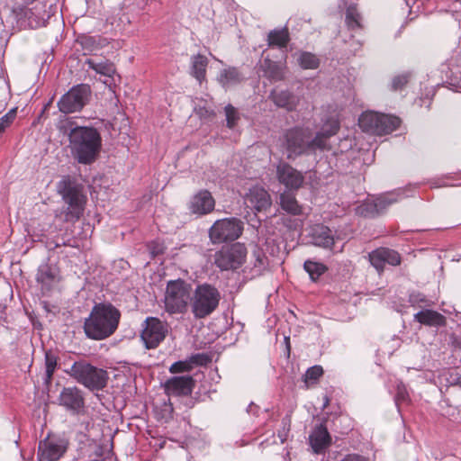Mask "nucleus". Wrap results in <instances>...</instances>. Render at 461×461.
<instances>
[{"label": "nucleus", "instance_id": "nucleus-23", "mask_svg": "<svg viewBox=\"0 0 461 461\" xmlns=\"http://www.w3.org/2000/svg\"><path fill=\"white\" fill-rule=\"evenodd\" d=\"M413 319L419 323L429 327H443L447 323L446 317L437 311L424 309L414 314Z\"/></svg>", "mask_w": 461, "mask_h": 461}, {"label": "nucleus", "instance_id": "nucleus-12", "mask_svg": "<svg viewBox=\"0 0 461 461\" xmlns=\"http://www.w3.org/2000/svg\"><path fill=\"white\" fill-rule=\"evenodd\" d=\"M247 249L241 243L224 247L214 255V263L221 270H235L242 266Z\"/></svg>", "mask_w": 461, "mask_h": 461}, {"label": "nucleus", "instance_id": "nucleus-43", "mask_svg": "<svg viewBox=\"0 0 461 461\" xmlns=\"http://www.w3.org/2000/svg\"><path fill=\"white\" fill-rule=\"evenodd\" d=\"M16 113L17 108H13L0 118V135L12 125L16 117Z\"/></svg>", "mask_w": 461, "mask_h": 461}, {"label": "nucleus", "instance_id": "nucleus-20", "mask_svg": "<svg viewBox=\"0 0 461 461\" xmlns=\"http://www.w3.org/2000/svg\"><path fill=\"white\" fill-rule=\"evenodd\" d=\"M245 203L248 207L257 211H266L271 206V197L267 191L260 186H253L245 196Z\"/></svg>", "mask_w": 461, "mask_h": 461}, {"label": "nucleus", "instance_id": "nucleus-18", "mask_svg": "<svg viewBox=\"0 0 461 461\" xmlns=\"http://www.w3.org/2000/svg\"><path fill=\"white\" fill-rule=\"evenodd\" d=\"M59 403L68 411L78 413L85 405V399L77 387H64L59 396Z\"/></svg>", "mask_w": 461, "mask_h": 461}, {"label": "nucleus", "instance_id": "nucleus-45", "mask_svg": "<svg viewBox=\"0 0 461 461\" xmlns=\"http://www.w3.org/2000/svg\"><path fill=\"white\" fill-rule=\"evenodd\" d=\"M408 75H399L393 78L392 88L393 90L402 89L408 82Z\"/></svg>", "mask_w": 461, "mask_h": 461}, {"label": "nucleus", "instance_id": "nucleus-14", "mask_svg": "<svg viewBox=\"0 0 461 461\" xmlns=\"http://www.w3.org/2000/svg\"><path fill=\"white\" fill-rule=\"evenodd\" d=\"M276 173L278 182L289 190H298L303 184L304 176L303 173L287 162H278Z\"/></svg>", "mask_w": 461, "mask_h": 461}, {"label": "nucleus", "instance_id": "nucleus-9", "mask_svg": "<svg viewBox=\"0 0 461 461\" xmlns=\"http://www.w3.org/2000/svg\"><path fill=\"white\" fill-rule=\"evenodd\" d=\"M400 122L396 116L374 112L362 113L358 120V124L364 131L375 135L391 133L399 127Z\"/></svg>", "mask_w": 461, "mask_h": 461}, {"label": "nucleus", "instance_id": "nucleus-6", "mask_svg": "<svg viewBox=\"0 0 461 461\" xmlns=\"http://www.w3.org/2000/svg\"><path fill=\"white\" fill-rule=\"evenodd\" d=\"M220 301L221 293L214 285H197L191 294V312L195 319H204L218 308Z\"/></svg>", "mask_w": 461, "mask_h": 461}, {"label": "nucleus", "instance_id": "nucleus-5", "mask_svg": "<svg viewBox=\"0 0 461 461\" xmlns=\"http://www.w3.org/2000/svg\"><path fill=\"white\" fill-rule=\"evenodd\" d=\"M58 192L66 205L60 212L64 221L75 222L78 221L84 213L86 203L83 186L68 177L59 183Z\"/></svg>", "mask_w": 461, "mask_h": 461}, {"label": "nucleus", "instance_id": "nucleus-4", "mask_svg": "<svg viewBox=\"0 0 461 461\" xmlns=\"http://www.w3.org/2000/svg\"><path fill=\"white\" fill-rule=\"evenodd\" d=\"M5 22L0 13V31L9 32L15 29H36L44 26L50 14L44 10V5L37 4L32 8L19 6L11 11Z\"/></svg>", "mask_w": 461, "mask_h": 461}, {"label": "nucleus", "instance_id": "nucleus-42", "mask_svg": "<svg viewBox=\"0 0 461 461\" xmlns=\"http://www.w3.org/2000/svg\"><path fill=\"white\" fill-rule=\"evenodd\" d=\"M224 111L226 115L227 127L233 129L240 120V114L237 109L231 104L226 105Z\"/></svg>", "mask_w": 461, "mask_h": 461}, {"label": "nucleus", "instance_id": "nucleus-31", "mask_svg": "<svg viewBox=\"0 0 461 461\" xmlns=\"http://www.w3.org/2000/svg\"><path fill=\"white\" fill-rule=\"evenodd\" d=\"M403 193L402 190H397L375 198L379 214L383 213L390 205L402 200L404 197Z\"/></svg>", "mask_w": 461, "mask_h": 461}, {"label": "nucleus", "instance_id": "nucleus-24", "mask_svg": "<svg viewBox=\"0 0 461 461\" xmlns=\"http://www.w3.org/2000/svg\"><path fill=\"white\" fill-rule=\"evenodd\" d=\"M77 41L81 45L86 55L97 51L109 44L108 39L100 35L82 34L78 36Z\"/></svg>", "mask_w": 461, "mask_h": 461}, {"label": "nucleus", "instance_id": "nucleus-32", "mask_svg": "<svg viewBox=\"0 0 461 461\" xmlns=\"http://www.w3.org/2000/svg\"><path fill=\"white\" fill-rule=\"evenodd\" d=\"M243 79L244 77L240 74L238 68L233 67L222 69L218 77V81L223 87L236 85Z\"/></svg>", "mask_w": 461, "mask_h": 461}, {"label": "nucleus", "instance_id": "nucleus-30", "mask_svg": "<svg viewBox=\"0 0 461 461\" xmlns=\"http://www.w3.org/2000/svg\"><path fill=\"white\" fill-rule=\"evenodd\" d=\"M276 105L285 108L287 111H293L297 105L296 96L289 91L272 92L270 95Z\"/></svg>", "mask_w": 461, "mask_h": 461}, {"label": "nucleus", "instance_id": "nucleus-38", "mask_svg": "<svg viewBox=\"0 0 461 461\" xmlns=\"http://www.w3.org/2000/svg\"><path fill=\"white\" fill-rule=\"evenodd\" d=\"M58 365V357L51 351L45 353V384H50Z\"/></svg>", "mask_w": 461, "mask_h": 461}, {"label": "nucleus", "instance_id": "nucleus-33", "mask_svg": "<svg viewBox=\"0 0 461 461\" xmlns=\"http://www.w3.org/2000/svg\"><path fill=\"white\" fill-rule=\"evenodd\" d=\"M280 205L284 211L292 215H300L302 213V207L292 194L286 192L281 194Z\"/></svg>", "mask_w": 461, "mask_h": 461}, {"label": "nucleus", "instance_id": "nucleus-49", "mask_svg": "<svg viewBox=\"0 0 461 461\" xmlns=\"http://www.w3.org/2000/svg\"><path fill=\"white\" fill-rule=\"evenodd\" d=\"M452 383L461 388V370L451 375Z\"/></svg>", "mask_w": 461, "mask_h": 461}, {"label": "nucleus", "instance_id": "nucleus-10", "mask_svg": "<svg viewBox=\"0 0 461 461\" xmlns=\"http://www.w3.org/2000/svg\"><path fill=\"white\" fill-rule=\"evenodd\" d=\"M91 87L87 84H79L72 86L58 101L57 105L60 113L68 114L80 112L89 102Z\"/></svg>", "mask_w": 461, "mask_h": 461}, {"label": "nucleus", "instance_id": "nucleus-29", "mask_svg": "<svg viewBox=\"0 0 461 461\" xmlns=\"http://www.w3.org/2000/svg\"><path fill=\"white\" fill-rule=\"evenodd\" d=\"M56 278L54 269L49 264H42L38 268L36 280L41 285V290L49 292Z\"/></svg>", "mask_w": 461, "mask_h": 461}, {"label": "nucleus", "instance_id": "nucleus-36", "mask_svg": "<svg viewBox=\"0 0 461 461\" xmlns=\"http://www.w3.org/2000/svg\"><path fill=\"white\" fill-rule=\"evenodd\" d=\"M357 214L366 218H375L379 214L375 199L366 200L356 208Z\"/></svg>", "mask_w": 461, "mask_h": 461}, {"label": "nucleus", "instance_id": "nucleus-13", "mask_svg": "<svg viewBox=\"0 0 461 461\" xmlns=\"http://www.w3.org/2000/svg\"><path fill=\"white\" fill-rule=\"evenodd\" d=\"M168 332L167 322L157 317H147L142 323L140 338L148 349L156 348L166 338Z\"/></svg>", "mask_w": 461, "mask_h": 461}, {"label": "nucleus", "instance_id": "nucleus-16", "mask_svg": "<svg viewBox=\"0 0 461 461\" xmlns=\"http://www.w3.org/2000/svg\"><path fill=\"white\" fill-rule=\"evenodd\" d=\"M370 264L378 271L383 272L386 264L396 267L401 264V255L388 248H379L368 255Z\"/></svg>", "mask_w": 461, "mask_h": 461}, {"label": "nucleus", "instance_id": "nucleus-44", "mask_svg": "<svg viewBox=\"0 0 461 461\" xmlns=\"http://www.w3.org/2000/svg\"><path fill=\"white\" fill-rule=\"evenodd\" d=\"M323 374L322 367L321 366H313L307 369L304 375V382L306 384L315 383Z\"/></svg>", "mask_w": 461, "mask_h": 461}, {"label": "nucleus", "instance_id": "nucleus-11", "mask_svg": "<svg viewBox=\"0 0 461 461\" xmlns=\"http://www.w3.org/2000/svg\"><path fill=\"white\" fill-rule=\"evenodd\" d=\"M243 222L238 218H224L216 221L209 229V238L213 244L230 242L240 237Z\"/></svg>", "mask_w": 461, "mask_h": 461}, {"label": "nucleus", "instance_id": "nucleus-27", "mask_svg": "<svg viewBox=\"0 0 461 461\" xmlns=\"http://www.w3.org/2000/svg\"><path fill=\"white\" fill-rule=\"evenodd\" d=\"M207 357L203 354H195L187 360H180L173 363L169 367L171 374L191 371L194 366L203 365Z\"/></svg>", "mask_w": 461, "mask_h": 461}, {"label": "nucleus", "instance_id": "nucleus-28", "mask_svg": "<svg viewBox=\"0 0 461 461\" xmlns=\"http://www.w3.org/2000/svg\"><path fill=\"white\" fill-rule=\"evenodd\" d=\"M85 63L88 66L89 69L107 77H113L116 72L113 63L108 59L93 58L87 59Z\"/></svg>", "mask_w": 461, "mask_h": 461}, {"label": "nucleus", "instance_id": "nucleus-1", "mask_svg": "<svg viewBox=\"0 0 461 461\" xmlns=\"http://www.w3.org/2000/svg\"><path fill=\"white\" fill-rule=\"evenodd\" d=\"M322 125L315 136L309 128L294 127L285 131L283 137V147L286 151V158L294 160L303 155L315 154L317 150L330 151L332 146L330 139L335 136L340 124L334 116L322 119Z\"/></svg>", "mask_w": 461, "mask_h": 461}, {"label": "nucleus", "instance_id": "nucleus-50", "mask_svg": "<svg viewBox=\"0 0 461 461\" xmlns=\"http://www.w3.org/2000/svg\"><path fill=\"white\" fill-rule=\"evenodd\" d=\"M324 403H323V408H326L329 404V398L327 396H325L324 398Z\"/></svg>", "mask_w": 461, "mask_h": 461}, {"label": "nucleus", "instance_id": "nucleus-26", "mask_svg": "<svg viewBox=\"0 0 461 461\" xmlns=\"http://www.w3.org/2000/svg\"><path fill=\"white\" fill-rule=\"evenodd\" d=\"M261 69L264 77L270 81H280L285 77V67L279 62L271 60L269 58L264 59L261 64Z\"/></svg>", "mask_w": 461, "mask_h": 461}, {"label": "nucleus", "instance_id": "nucleus-22", "mask_svg": "<svg viewBox=\"0 0 461 461\" xmlns=\"http://www.w3.org/2000/svg\"><path fill=\"white\" fill-rule=\"evenodd\" d=\"M64 452L65 448L58 442L48 439L40 442L39 457L41 461H57Z\"/></svg>", "mask_w": 461, "mask_h": 461}, {"label": "nucleus", "instance_id": "nucleus-7", "mask_svg": "<svg viewBox=\"0 0 461 461\" xmlns=\"http://www.w3.org/2000/svg\"><path fill=\"white\" fill-rule=\"evenodd\" d=\"M192 286L182 279L171 280L167 283L164 304L169 314L185 313L191 304Z\"/></svg>", "mask_w": 461, "mask_h": 461}, {"label": "nucleus", "instance_id": "nucleus-40", "mask_svg": "<svg viewBox=\"0 0 461 461\" xmlns=\"http://www.w3.org/2000/svg\"><path fill=\"white\" fill-rule=\"evenodd\" d=\"M409 303L412 307H429L433 304V303L426 297L421 293H412L409 296Z\"/></svg>", "mask_w": 461, "mask_h": 461}, {"label": "nucleus", "instance_id": "nucleus-25", "mask_svg": "<svg viewBox=\"0 0 461 461\" xmlns=\"http://www.w3.org/2000/svg\"><path fill=\"white\" fill-rule=\"evenodd\" d=\"M208 63V59L202 54H196L191 58L190 74L199 82L200 85L206 80V68Z\"/></svg>", "mask_w": 461, "mask_h": 461}, {"label": "nucleus", "instance_id": "nucleus-34", "mask_svg": "<svg viewBox=\"0 0 461 461\" xmlns=\"http://www.w3.org/2000/svg\"><path fill=\"white\" fill-rule=\"evenodd\" d=\"M267 41L269 46H277L284 48L289 41V33L286 28L280 30H273L267 35Z\"/></svg>", "mask_w": 461, "mask_h": 461}, {"label": "nucleus", "instance_id": "nucleus-41", "mask_svg": "<svg viewBox=\"0 0 461 461\" xmlns=\"http://www.w3.org/2000/svg\"><path fill=\"white\" fill-rule=\"evenodd\" d=\"M253 257L255 258L254 268L258 273L262 272L268 265L267 257L264 254V252L257 249L253 251Z\"/></svg>", "mask_w": 461, "mask_h": 461}, {"label": "nucleus", "instance_id": "nucleus-47", "mask_svg": "<svg viewBox=\"0 0 461 461\" xmlns=\"http://www.w3.org/2000/svg\"><path fill=\"white\" fill-rule=\"evenodd\" d=\"M149 249L153 257L163 254L165 251L164 245L157 241L151 242Z\"/></svg>", "mask_w": 461, "mask_h": 461}, {"label": "nucleus", "instance_id": "nucleus-35", "mask_svg": "<svg viewBox=\"0 0 461 461\" xmlns=\"http://www.w3.org/2000/svg\"><path fill=\"white\" fill-rule=\"evenodd\" d=\"M361 14L356 5H351L346 10L345 21L349 30L355 31L361 28Z\"/></svg>", "mask_w": 461, "mask_h": 461}, {"label": "nucleus", "instance_id": "nucleus-37", "mask_svg": "<svg viewBox=\"0 0 461 461\" xmlns=\"http://www.w3.org/2000/svg\"><path fill=\"white\" fill-rule=\"evenodd\" d=\"M304 270L309 274L312 281H316L327 271V267L320 262L306 260L303 264Z\"/></svg>", "mask_w": 461, "mask_h": 461}, {"label": "nucleus", "instance_id": "nucleus-21", "mask_svg": "<svg viewBox=\"0 0 461 461\" xmlns=\"http://www.w3.org/2000/svg\"><path fill=\"white\" fill-rule=\"evenodd\" d=\"M310 446L315 454H322L331 445V437L323 424L317 425L309 435Z\"/></svg>", "mask_w": 461, "mask_h": 461}, {"label": "nucleus", "instance_id": "nucleus-2", "mask_svg": "<svg viewBox=\"0 0 461 461\" xmlns=\"http://www.w3.org/2000/svg\"><path fill=\"white\" fill-rule=\"evenodd\" d=\"M68 148L72 158L79 164L94 163L102 149V137L97 129L88 126H77L75 122H68Z\"/></svg>", "mask_w": 461, "mask_h": 461}, {"label": "nucleus", "instance_id": "nucleus-51", "mask_svg": "<svg viewBox=\"0 0 461 461\" xmlns=\"http://www.w3.org/2000/svg\"><path fill=\"white\" fill-rule=\"evenodd\" d=\"M3 108H4V104H0V109H3Z\"/></svg>", "mask_w": 461, "mask_h": 461}, {"label": "nucleus", "instance_id": "nucleus-39", "mask_svg": "<svg viewBox=\"0 0 461 461\" xmlns=\"http://www.w3.org/2000/svg\"><path fill=\"white\" fill-rule=\"evenodd\" d=\"M298 62L303 69H315L320 65L319 59L311 52H302L298 58Z\"/></svg>", "mask_w": 461, "mask_h": 461}, {"label": "nucleus", "instance_id": "nucleus-19", "mask_svg": "<svg viewBox=\"0 0 461 461\" xmlns=\"http://www.w3.org/2000/svg\"><path fill=\"white\" fill-rule=\"evenodd\" d=\"M308 237L314 246L331 249L335 243L332 230L323 224H314L309 228Z\"/></svg>", "mask_w": 461, "mask_h": 461}, {"label": "nucleus", "instance_id": "nucleus-46", "mask_svg": "<svg viewBox=\"0 0 461 461\" xmlns=\"http://www.w3.org/2000/svg\"><path fill=\"white\" fill-rule=\"evenodd\" d=\"M408 398V393L404 384H399L397 385V393L395 395V402L398 405L400 402H405Z\"/></svg>", "mask_w": 461, "mask_h": 461}, {"label": "nucleus", "instance_id": "nucleus-8", "mask_svg": "<svg viewBox=\"0 0 461 461\" xmlns=\"http://www.w3.org/2000/svg\"><path fill=\"white\" fill-rule=\"evenodd\" d=\"M68 374L91 391L104 389L109 378L105 370L94 366L84 360L75 362Z\"/></svg>", "mask_w": 461, "mask_h": 461}, {"label": "nucleus", "instance_id": "nucleus-48", "mask_svg": "<svg viewBox=\"0 0 461 461\" xmlns=\"http://www.w3.org/2000/svg\"><path fill=\"white\" fill-rule=\"evenodd\" d=\"M197 113L201 118H204V119H211L215 116L214 111L212 109L207 108L205 106L199 107L197 110Z\"/></svg>", "mask_w": 461, "mask_h": 461}, {"label": "nucleus", "instance_id": "nucleus-15", "mask_svg": "<svg viewBox=\"0 0 461 461\" xmlns=\"http://www.w3.org/2000/svg\"><path fill=\"white\" fill-rule=\"evenodd\" d=\"M215 200L212 194L205 189L198 191L188 202V210L192 214L203 216L214 210Z\"/></svg>", "mask_w": 461, "mask_h": 461}, {"label": "nucleus", "instance_id": "nucleus-17", "mask_svg": "<svg viewBox=\"0 0 461 461\" xmlns=\"http://www.w3.org/2000/svg\"><path fill=\"white\" fill-rule=\"evenodd\" d=\"M195 381L191 375L173 376L164 384L165 392L168 396H187L193 392Z\"/></svg>", "mask_w": 461, "mask_h": 461}, {"label": "nucleus", "instance_id": "nucleus-3", "mask_svg": "<svg viewBox=\"0 0 461 461\" xmlns=\"http://www.w3.org/2000/svg\"><path fill=\"white\" fill-rule=\"evenodd\" d=\"M120 319V311L112 303H97L84 321V332L88 339H105L115 332Z\"/></svg>", "mask_w": 461, "mask_h": 461}]
</instances>
